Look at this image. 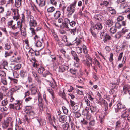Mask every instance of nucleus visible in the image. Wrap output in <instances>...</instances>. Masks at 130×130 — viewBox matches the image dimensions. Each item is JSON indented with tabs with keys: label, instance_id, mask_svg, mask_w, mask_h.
Masks as SVG:
<instances>
[{
	"label": "nucleus",
	"instance_id": "obj_64",
	"mask_svg": "<svg viewBox=\"0 0 130 130\" xmlns=\"http://www.w3.org/2000/svg\"><path fill=\"white\" fill-rule=\"evenodd\" d=\"M70 105L72 107H73L76 104V103L73 101L70 100Z\"/></svg>",
	"mask_w": 130,
	"mask_h": 130
},
{
	"label": "nucleus",
	"instance_id": "obj_3",
	"mask_svg": "<svg viewBox=\"0 0 130 130\" xmlns=\"http://www.w3.org/2000/svg\"><path fill=\"white\" fill-rule=\"evenodd\" d=\"M27 21L30 27H35L36 26L37 23L36 21L34 20L33 16L31 15L28 16L27 18Z\"/></svg>",
	"mask_w": 130,
	"mask_h": 130
},
{
	"label": "nucleus",
	"instance_id": "obj_52",
	"mask_svg": "<svg viewBox=\"0 0 130 130\" xmlns=\"http://www.w3.org/2000/svg\"><path fill=\"white\" fill-rule=\"evenodd\" d=\"M21 21L20 22L21 23V24L22 23L24 22L25 21V17L24 14H21Z\"/></svg>",
	"mask_w": 130,
	"mask_h": 130
},
{
	"label": "nucleus",
	"instance_id": "obj_45",
	"mask_svg": "<svg viewBox=\"0 0 130 130\" xmlns=\"http://www.w3.org/2000/svg\"><path fill=\"white\" fill-rule=\"evenodd\" d=\"M83 49V52L85 54H87L88 52V51L86 48V46L84 45H83L82 46Z\"/></svg>",
	"mask_w": 130,
	"mask_h": 130
},
{
	"label": "nucleus",
	"instance_id": "obj_21",
	"mask_svg": "<svg viewBox=\"0 0 130 130\" xmlns=\"http://www.w3.org/2000/svg\"><path fill=\"white\" fill-rule=\"evenodd\" d=\"M36 119L40 126L42 125L44 123H46L45 121L43 120L41 117H37Z\"/></svg>",
	"mask_w": 130,
	"mask_h": 130
},
{
	"label": "nucleus",
	"instance_id": "obj_57",
	"mask_svg": "<svg viewBox=\"0 0 130 130\" xmlns=\"http://www.w3.org/2000/svg\"><path fill=\"white\" fill-rule=\"evenodd\" d=\"M123 54V52H122L120 53L119 54V56L118 57V61H120L122 57V55Z\"/></svg>",
	"mask_w": 130,
	"mask_h": 130
},
{
	"label": "nucleus",
	"instance_id": "obj_14",
	"mask_svg": "<svg viewBox=\"0 0 130 130\" xmlns=\"http://www.w3.org/2000/svg\"><path fill=\"white\" fill-rule=\"evenodd\" d=\"M63 20L61 18H60L57 20V22H56L55 23V25L56 26L59 27H60V28H61V26L60 25V24L63 23Z\"/></svg>",
	"mask_w": 130,
	"mask_h": 130
},
{
	"label": "nucleus",
	"instance_id": "obj_13",
	"mask_svg": "<svg viewBox=\"0 0 130 130\" xmlns=\"http://www.w3.org/2000/svg\"><path fill=\"white\" fill-rule=\"evenodd\" d=\"M71 55L74 57V59L77 62H78L80 60L79 59L77 56L76 53L74 51L72 50L71 52Z\"/></svg>",
	"mask_w": 130,
	"mask_h": 130
},
{
	"label": "nucleus",
	"instance_id": "obj_30",
	"mask_svg": "<svg viewBox=\"0 0 130 130\" xmlns=\"http://www.w3.org/2000/svg\"><path fill=\"white\" fill-rule=\"evenodd\" d=\"M108 10L109 12L112 14L116 13V11L115 9L112 7H108Z\"/></svg>",
	"mask_w": 130,
	"mask_h": 130
},
{
	"label": "nucleus",
	"instance_id": "obj_60",
	"mask_svg": "<svg viewBox=\"0 0 130 130\" xmlns=\"http://www.w3.org/2000/svg\"><path fill=\"white\" fill-rule=\"evenodd\" d=\"M9 79L11 81H13V82L17 84L18 82V80L17 79H14L10 77H8Z\"/></svg>",
	"mask_w": 130,
	"mask_h": 130
},
{
	"label": "nucleus",
	"instance_id": "obj_42",
	"mask_svg": "<svg viewBox=\"0 0 130 130\" xmlns=\"http://www.w3.org/2000/svg\"><path fill=\"white\" fill-rule=\"evenodd\" d=\"M50 57L51 58V61L54 63L56 60V56L54 55H52L50 56Z\"/></svg>",
	"mask_w": 130,
	"mask_h": 130
},
{
	"label": "nucleus",
	"instance_id": "obj_4",
	"mask_svg": "<svg viewBox=\"0 0 130 130\" xmlns=\"http://www.w3.org/2000/svg\"><path fill=\"white\" fill-rule=\"evenodd\" d=\"M22 27V24L20 22V21L17 22L16 24H15L12 25L11 28L12 29L15 31H17L18 29L21 30V28Z\"/></svg>",
	"mask_w": 130,
	"mask_h": 130
},
{
	"label": "nucleus",
	"instance_id": "obj_54",
	"mask_svg": "<svg viewBox=\"0 0 130 130\" xmlns=\"http://www.w3.org/2000/svg\"><path fill=\"white\" fill-rule=\"evenodd\" d=\"M113 54L112 53H111L110 54V56L109 58V61L110 62H112V63H113Z\"/></svg>",
	"mask_w": 130,
	"mask_h": 130
},
{
	"label": "nucleus",
	"instance_id": "obj_41",
	"mask_svg": "<svg viewBox=\"0 0 130 130\" xmlns=\"http://www.w3.org/2000/svg\"><path fill=\"white\" fill-rule=\"evenodd\" d=\"M55 10V8L53 7H51L47 9L48 12L51 13L54 11Z\"/></svg>",
	"mask_w": 130,
	"mask_h": 130
},
{
	"label": "nucleus",
	"instance_id": "obj_37",
	"mask_svg": "<svg viewBox=\"0 0 130 130\" xmlns=\"http://www.w3.org/2000/svg\"><path fill=\"white\" fill-rule=\"evenodd\" d=\"M1 82L4 85H6L7 84V82L5 78H2Z\"/></svg>",
	"mask_w": 130,
	"mask_h": 130
},
{
	"label": "nucleus",
	"instance_id": "obj_59",
	"mask_svg": "<svg viewBox=\"0 0 130 130\" xmlns=\"http://www.w3.org/2000/svg\"><path fill=\"white\" fill-rule=\"evenodd\" d=\"M75 11V10H73V11L72 10L69 11V12L68 13L67 15L68 17H70L71 16H72V14L74 13Z\"/></svg>",
	"mask_w": 130,
	"mask_h": 130
},
{
	"label": "nucleus",
	"instance_id": "obj_49",
	"mask_svg": "<svg viewBox=\"0 0 130 130\" xmlns=\"http://www.w3.org/2000/svg\"><path fill=\"white\" fill-rule=\"evenodd\" d=\"M44 69L43 67H41L39 68L38 70V73H43Z\"/></svg>",
	"mask_w": 130,
	"mask_h": 130
},
{
	"label": "nucleus",
	"instance_id": "obj_44",
	"mask_svg": "<svg viewBox=\"0 0 130 130\" xmlns=\"http://www.w3.org/2000/svg\"><path fill=\"white\" fill-rule=\"evenodd\" d=\"M62 108L64 113L65 114H67L68 113V109L66 107L64 106L62 107Z\"/></svg>",
	"mask_w": 130,
	"mask_h": 130
},
{
	"label": "nucleus",
	"instance_id": "obj_8",
	"mask_svg": "<svg viewBox=\"0 0 130 130\" xmlns=\"http://www.w3.org/2000/svg\"><path fill=\"white\" fill-rule=\"evenodd\" d=\"M89 109L91 110V113L94 114L95 113H97L99 110L96 106L90 105L89 107Z\"/></svg>",
	"mask_w": 130,
	"mask_h": 130
},
{
	"label": "nucleus",
	"instance_id": "obj_55",
	"mask_svg": "<svg viewBox=\"0 0 130 130\" xmlns=\"http://www.w3.org/2000/svg\"><path fill=\"white\" fill-rule=\"evenodd\" d=\"M5 48L6 49L8 50L10 48L11 46L10 44L6 43L5 44Z\"/></svg>",
	"mask_w": 130,
	"mask_h": 130
},
{
	"label": "nucleus",
	"instance_id": "obj_9",
	"mask_svg": "<svg viewBox=\"0 0 130 130\" xmlns=\"http://www.w3.org/2000/svg\"><path fill=\"white\" fill-rule=\"evenodd\" d=\"M130 89V85L127 84L124 85L123 87V90L124 93L126 94L128 91Z\"/></svg>",
	"mask_w": 130,
	"mask_h": 130
},
{
	"label": "nucleus",
	"instance_id": "obj_10",
	"mask_svg": "<svg viewBox=\"0 0 130 130\" xmlns=\"http://www.w3.org/2000/svg\"><path fill=\"white\" fill-rule=\"evenodd\" d=\"M14 12V16L13 17L14 19H16L17 21L18 19L19 18L20 16L18 13V9H13L12 10Z\"/></svg>",
	"mask_w": 130,
	"mask_h": 130
},
{
	"label": "nucleus",
	"instance_id": "obj_16",
	"mask_svg": "<svg viewBox=\"0 0 130 130\" xmlns=\"http://www.w3.org/2000/svg\"><path fill=\"white\" fill-rule=\"evenodd\" d=\"M97 94L99 98V104L101 105L103 104H105V101L103 99H101V94L99 92H98Z\"/></svg>",
	"mask_w": 130,
	"mask_h": 130
},
{
	"label": "nucleus",
	"instance_id": "obj_32",
	"mask_svg": "<svg viewBox=\"0 0 130 130\" xmlns=\"http://www.w3.org/2000/svg\"><path fill=\"white\" fill-rule=\"evenodd\" d=\"M20 31H21V33H22V35L24 36L26 35V29L25 27H23L22 28H21V30H19Z\"/></svg>",
	"mask_w": 130,
	"mask_h": 130
},
{
	"label": "nucleus",
	"instance_id": "obj_20",
	"mask_svg": "<svg viewBox=\"0 0 130 130\" xmlns=\"http://www.w3.org/2000/svg\"><path fill=\"white\" fill-rule=\"evenodd\" d=\"M123 8L125 9V10L123 12V13L130 12V6L126 5L124 6Z\"/></svg>",
	"mask_w": 130,
	"mask_h": 130
},
{
	"label": "nucleus",
	"instance_id": "obj_29",
	"mask_svg": "<svg viewBox=\"0 0 130 130\" xmlns=\"http://www.w3.org/2000/svg\"><path fill=\"white\" fill-rule=\"evenodd\" d=\"M21 107L22 106L17 103H15V110H20Z\"/></svg>",
	"mask_w": 130,
	"mask_h": 130
},
{
	"label": "nucleus",
	"instance_id": "obj_18",
	"mask_svg": "<svg viewBox=\"0 0 130 130\" xmlns=\"http://www.w3.org/2000/svg\"><path fill=\"white\" fill-rule=\"evenodd\" d=\"M117 106L119 107L120 109H126L125 106L121 102L118 103L117 104Z\"/></svg>",
	"mask_w": 130,
	"mask_h": 130
},
{
	"label": "nucleus",
	"instance_id": "obj_48",
	"mask_svg": "<svg viewBox=\"0 0 130 130\" xmlns=\"http://www.w3.org/2000/svg\"><path fill=\"white\" fill-rule=\"evenodd\" d=\"M76 51L78 53H81L82 52V48L81 47H77L76 48Z\"/></svg>",
	"mask_w": 130,
	"mask_h": 130
},
{
	"label": "nucleus",
	"instance_id": "obj_15",
	"mask_svg": "<svg viewBox=\"0 0 130 130\" xmlns=\"http://www.w3.org/2000/svg\"><path fill=\"white\" fill-rule=\"evenodd\" d=\"M37 3L40 7H42L45 5V0H36Z\"/></svg>",
	"mask_w": 130,
	"mask_h": 130
},
{
	"label": "nucleus",
	"instance_id": "obj_1",
	"mask_svg": "<svg viewBox=\"0 0 130 130\" xmlns=\"http://www.w3.org/2000/svg\"><path fill=\"white\" fill-rule=\"evenodd\" d=\"M25 112L27 114L25 116V119L27 122H29V120L34 118L35 113L31 106H26L25 107Z\"/></svg>",
	"mask_w": 130,
	"mask_h": 130
},
{
	"label": "nucleus",
	"instance_id": "obj_24",
	"mask_svg": "<svg viewBox=\"0 0 130 130\" xmlns=\"http://www.w3.org/2000/svg\"><path fill=\"white\" fill-rule=\"evenodd\" d=\"M61 15L60 12L59 11H57L54 14V16L55 19H57L60 17Z\"/></svg>",
	"mask_w": 130,
	"mask_h": 130
},
{
	"label": "nucleus",
	"instance_id": "obj_36",
	"mask_svg": "<svg viewBox=\"0 0 130 130\" xmlns=\"http://www.w3.org/2000/svg\"><path fill=\"white\" fill-rule=\"evenodd\" d=\"M109 3V2L107 1H103V2L101 3L100 4V5H104L106 6H107Z\"/></svg>",
	"mask_w": 130,
	"mask_h": 130
},
{
	"label": "nucleus",
	"instance_id": "obj_22",
	"mask_svg": "<svg viewBox=\"0 0 130 130\" xmlns=\"http://www.w3.org/2000/svg\"><path fill=\"white\" fill-rule=\"evenodd\" d=\"M22 0H15V6L17 8L20 7L21 4Z\"/></svg>",
	"mask_w": 130,
	"mask_h": 130
},
{
	"label": "nucleus",
	"instance_id": "obj_12",
	"mask_svg": "<svg viewBox=\"0 0 130 130\" xmlns=\"http://www.w3.org/2000/svg\"><path fill=\"white\" fill-rule=\"evenodd\" d=\"M130 112L129 111L125 109L124 111H123V113L121 115L122 118H125L127 117L130 115Z\"/></svg>",
	"mask_w": 130,
	"mask_h": 130
},
{
	"label": "nucleus",
	"instance_id": "obj_19",
	"mask_svg": "<svg viewBox=\"0 0 130 130\" xmlns=\"http://www.w3.org/2000/svg\"><path fill=\"white\" fill-rule=\"evenodd\" d=\"M121 122L119 121H117L116 123L115 129L116 130H119L121 128Z\"/></svg>",
	"mask_w": 130,
	"mask_h": 130
},
{
	"label": "nucleus",
	"instance_id": "obj_27",
	"mask_svg": "<svg viewBox=\"0 0 130 130\" xmlns=\"http://www.w3.org/2000/svg\"><path fill=\"white\" fill-rule=\"evenodd\" d=\"M76 28H75L73 29H69L68 30L71 34L74 35H75L76 33Z\"/></svg>",
	"mask_w": 130,
	"mask_h": 130
},
{
	"label": "nucleus",
	"instance_id": "obj_35",
	"mask_svg": "<svg viewBox=\"0 0 130 130\" xmlns=\"http://www.w3.org/2000/svg\"><path fill=\"white\" fill-rule=\"evenodd\" d=\"M81 39L79 37H78L76 38L75 39L76 44L78 45L79 44H80L81 41L80 40Z\"/></svg>",
	"mask_w": 130,
	"mask_h": 130
},
{
	"label": "nucleus",
	"instance_id": "obj_6",
	"mask_svg": "<svg viewBox=\"0 0 130 130\" xmlns=\"http://www.w3.org/2000/svg\"><path fill=\"white\" fill-rule=\"evenodd\" d=\"M11 120L12 119L11 118H7V119L2 124V128L4 129L7 128L8 127L9 123L11 122Z\"/></svg>",
	"mask_w": 130,
	"mask_h": 130
},
{
	"label": "nucleus",
	"instance_id": "obj_25",
	"mask_svg": "<svg viewBox=\"0 0 130 130\" xmlns=\"http://www.w3.org/2000/svg\"><path fill=\"white\" fill-rule=\"evenodd\" d=\"M104 37V39L103 40L104 42H105L107 41L111 40V37L107 34H106Z\"/></svg>",
	"mask_w": 130,
	"mask_h": 130
},
{
	"label": "nucleus",
	"instance_id": "obj_63",
	"mask_svg": "<svg viewBox=\"0 0 130 130\" xmlns=\"http://www.w3.org/2000/svg\"><path fill=\"white\" fill-rule=\"evenodd\" d=\"M2 64L3 65L4 67H3V68H5V66H7L8 65V63L7 62L5 61H3V62L2 63Z\"/></svg>",
	"mask_w": 130,
	"mask_h": 130
},
{
	"label": "nucleus",
	"instance_id": "obj_62",
	"mask_svg": "<svg viewBox=\"0 0 130 130\" xmlns=\"http://www.w3.org/2000/svg\"><path fill=\"white\" fill-rule=\"evenodd\" d=\"M69 24L72 27H73L75 25L76 23L74 21H72L70 22Z\"/></svg>",
	"mask_w": 130,
	"mask_h": 130
},
{
	"label": "nucleus",
	"instance_id": "obj_33",
	"mask_svg": "<svg viewBox=\"0 0 130 130\" xmlns=\"http://www.w3.org/2000/svg\"><path fill=\"white\" fill-rule=\"evenodd\" d=\"M13 53V52L12 51H6L5 53V57H7V56H9L11 55Z\"/></svg>",
	"mask_w": 130,
	"mask_h": 130
},
{
	"label": "nucleus",
	"instance_id": "obj_26",
	"mask_svg": "<svg viewBox=\"0 0 130 130\" xmlns=\"http://www.w3.org/2000/svg\"><path fill=\"white\" fill-rule=\"evenodd\" d=\"M94 27L97 30H101L102 28V26L101 24L98 23L96 24Z\"/></svg>",
	"mask_w": 130,
	"mask_h": 130
},
{
	"label": "nucleus",
	"instance_id": "obj_17",
	"mask_svg": "<svg viewBox=\"0 0 130 130\" xmlns=\"http://www.w3.org/2000/svg\"><path fill=\"white\" fill-rule=\"evenodd\" d=\"M62 127L64 130H68L70 129L69 124L67 122L62 125Z\"/></svg>",
	"mask_w": 130,
	"mask_h": 130
},
{
	"label": "nucleus",
	"instance_id": "obj_40",
	"mask_svg": "<svg viewBox=\"0 0 130 130\" xmlns=\"http://www.w3.org/2000/svg\"><path fill=\"white\" fill-rule=\"evenodd\" d=\"M52 34L55 38V40L57 41H59L58 38V37L56 33L54 31H52Z\"/></svg>",
	"mask_w": 130,
	"mask_h": 130
},
{
	"label": "nucleus",
	"instance_id": "obj_56",
	"mask_svg": "<svg viewBox=\"0 0 130 130\" xmlns=\"http://www.w3.org/2000/svg\"><path fill=\"white\" fill-rule=\"evenodd\" d=\"M76 92L77 94L79 95H83L84 94V93L83 91L78 89H77Z\"/></svg>",
	"mask_w": 130,
	"mask_h": 130
},
{
	"label": "nucleus",
	"instance_id": "obj_50",
	"mask_svg": "<svg viewBox=\"0 0 130 130\" xmlns=\"http://www.w3.org/2000/svg\"><path fill=\"white\" fill-rule=\"evenodd\" d=\"M21 67V64H17L14 67V70H18L20 69Z\"/></svg>",
	"mask_w": 130,
	"mask_h": 130
},
{
	"label": "nucleus",
	"instance_id": "obj_28",
	"mask_svg": "<svg viewBox=\"0 0 130 130\" xmlns=\"http://www.w3.org/2000/svg\"><path fill=\"white\" fill-rule=\"evenodd\" d=\"M8 103V100L7 98L3 100L1 102L2 105L3 106H5L7 105Z\"/></svg>",
	"mask_w": 130,
	"mask_h": 130
},
{
	"label": "nucleus",
	"instance_id": "obj_5",
	"mask_svg": "<svg viewBox=\"0 0 130 130\" xmlns=\"http://www.w3.org/2000/svg\"><path fill=\"white\" fill-rule=\"evenodd\" d=\"M119 79H118L114 78L112 81L110 82V86H111L112 89L117 88L119 83Z\"/></svg>",
	"mask_w": 130,
	"mask_h": 130
},
{
	"label": "nucleus",
	"instance_id": "obj_11",
	"mask_svg": "<svg viewBox=\"0 0 130 130\" xmlns=\"http://www.w3.org/2000/svg\"><path fill=\"white\" fill-rule=\"evenodd\" d=\"M58 119L60 122L64 123L67 121V117L65 115H60L59 116Z\"/></svg>",
	"mask_w": 130,
	"mask_h": 130
},
{
	"label": "nucleus",
	"instance_id": "obj_23",
	"mask_svg": "<svg viewBox=\"0 0 130 130\" xmlns=\"http://www.w3.org/2000/svg\"><path fill=\"white\" fill-rule=\"evenodd\" d=\"M113 21L110 19H109L107 20L106 22V24L108 25L109 27L112 26L113 24Z\"/></svg>",
	"mask_w": 130,
	"mask_h": 130
},
{
	"label": "nucleus",
	"instance_id": "obj_7",
	"mask_svg": "<svg viewBox=\"0 0 130 130\" xmlns=\"http://www.w3.org/2000/svg\"><path fill=\"white\" fill-rule=\"evenodd\" d=\"M76 3L77 1H75L74 2H73L67 7V11H70L75 10L74 8L75 7Z\"/></svg>",
	"mask_w": 130,
	"mask_h": 130
},
{
	"label": "nucleus",
	"instance_id": "obj_38",
	"mask_svg": "<svg viewBox=\"0 0 130 130\" xmlns=\"http://www.w3.org/2000/svg\"><path fill=\"white\" fill-rule=\"evenodd\" d=\"M15 103L10 104L9 105L8 108L10 109L15 110Z\"/></svg>",
	"mask_w": 130,
	"mask_h": 130
},
{
	"label": "nucleus",
	"instance_id": "obj_51",
	"mask_svg": "<svg viewBox=\"0 0 130 130\" xmlns=\"http://www.w3.org/2000/svg\"><path fill=\"white\" fill-rule=\"evenodd\" d=\"M36 45L37 47H40L42 46V43L40 41H38L36 43Z\"/></svg>",
	"mask_w": 130,
	"mask_h": 130
},
{
	"label": "nucleus",
	"instance_id": "obj_61",
	"mask_svg": "<svg viewBox=\"0 0 130 130\" xmlns=\"http://www.w3.org/2000/svg\"><path fill=\"white\" fill-rule=\"evenodd\" d=\"M32 60L34 62V63L33 64V67H37L39 65V64H38L36 63V61L35 59H33Z\"/></svg>",
	"mask_w": 130,
	"mask_h": 130
},
{
	"label": "nucleus",
	"instance_id": "obj_58",
	"mask_svg": "<svg viewBox=\"0 0 130 130\" xmlns=\"http://www.w3.org/2000/svg\"><path fill=\"white\" fill-rule=\"evenodd\" d=\"M115 27H116L118 29H119L121 28V25L119 23H115Z\"/></svg>",
	"mask_w": 130,
	"mask_h": 130
},
{
	"label": "nucleus",
	"instance_id": "obj_46",
	"mask_svg": "<svg viewBox=\"0 0 130 130\" xmlns=\"http://www.w3.org/2000/svg\"><path fill=\"white\" fill-rule=\"evenodd\" d=\"M121 33L118 32L117 33L115 36V37L117 39L120 38L121 36Z\"/></svg>",
	"mask_w": 130,
	"mask_h": 130
},
{
	"label": "nucleus",
	"instance_id": "obj_43",
	"mask_svg": "<svg viewBox=\"0 0 130 130\" xmlns=\"http://www.w3.org/2000/svg\"><path fill=\"white\" fill-rule=\"evenodd\" d=\"M85 102L86 103L87 106H89L90 105V102L88 99H86L85 100Z\"/></svg>",
	"mask_w": 130,
	"mask_h": 130
},
{
	"label": "nucleus",
	"instance_id": "obj_47",
	"mask_svg": "<svg viewBox=\"0 0 130 130\" xmlns=\"http://www.w3.org/2000/svg\"><path fill=\"white\" fill-rule=\"evenodd\" d=\"M25 101L27 103L30 101L32 99V98L30 97H29L25 98Z\"/></svg>",
	"mask_w": 130,
	"mask_h": 130
},
{
	"label": "nucleus",
	"instance_id": "obj_2",
	"mask_svg": "<svg viewBox=\"0 0 130 130\" xmlns=\"http://www.w3.org/2000/svg\"><path fill=\"white\" fill-rule=\"evenodd\" d=\"M86 64L88 67L90 68L91 66L95 70V66L100 67V66L99 62L96 58L92 60L90 56H88L87 57V60L86 61Z\"/></svg>",
	"mask_w": 130,
	"mask_h": 130
},
{
	"label": "nucleus",
	"instance_id": "obj_39",
	"mask_svg": "<svg viewBox=\"0 0 130 130\" xmlns=\"http://www.w3.org/2000/svg\"><path fill=\"white\" fill-rule=\"evenodd\" d=\"M116 29L115 27H111L110 29V32L112 34H114L116 32Z\"/></svg>",
	"mask_w": 130,
	"mask_h": 130
},
{
	"label": "nucleus",
	"instance_id": "obj_34",
	"mask_svg": "<svg viewBox=\"0 0 130 130\" xmlns=\"http://www.w3.org/2000/svg\"><path fill=\"white\" fill-rule=\"evenodd\" d=\"M59 95L63 99H66V94L64 91L63 92L60 91L59 93Z\"/></svg>",
	"mask_w": 130,
	"mask_h": 130
},
{
	"label": "nucleus",
	"instance_id": "obj_53",
	"mask_svg": "<svg viewBox=\"0 0 130 130\" xmlns=\"http://www.w3.org/2000/svg\"><path fill=\"white\" fill-rule=\"evenodd\" d=\"M124 19V17L122 16H119L117 18V20L118 21H122Z\"/></svg>",
	"mask_w": 130,
	"mask_h": 130
},
{
	"label": "nucleus",
	"instance_id": "obj_31",
	"mask_svg": "<svg viewBox=\"0 0 130 130\" xmlns=\"http://www.w3.org/2000/svg\"><path fill=\"white\" fill-rule=\"evenodd\" d=\"M95 124V120H93L90 121L89 123V126L92 127L94 126Z\"/></svg>",
	"mask_w": 130,
	"mask_h": 130
}]
</instances>
